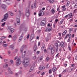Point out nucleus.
Wrapping results in <instances>:
<instances>
[{
	"mask_svg": "<svg viewBox=\"0 0 77 77\" xmlns=\"http://www.w3.org/2000/svg\"><path fill=\"white\" fill-rule=\"evenodd\" d=\"M54 53V51L53 49H52L51 50V53L52 54H53Z\"/></svg>",
	"mask_w": 77,
	"mask_h": 77,
	"instance_id": "473e14b6",
	"label": "nucleus"
},
{
	"mask_svg": "<svg viewBox=\"0 0 77 77\" xmlns=\"http://www.w3.org/2000/svg\"><path fill=\"white\" fill-rule=\"evenodd\" d=\"M67 32V30H65L62 34V35H66V33Z\"/></svg>",
	"mask_w": 77,
	"mask_h": 77,
	"instance_id": "cd10ccee",
	"label": "nucleus"
},
{
	"mask_svg": "<svg viewBox=\"0 0 77 77\" xmlns=\"http://www.w3.org/2000/svg\"><path fill=\"white\" fill-rule=\"evenodd\" d=\"M40 14H41V15H42V16H43L44 15V12L43 11H42L41 10L40 11Z\"/></svg>",
	"mask_w": 77,
	"mask_h": 77,
	"instance_id": "b1692460",
	"label": "nucleus"
},
{
	"mask_svg": "<svg viewBox=\"0 0 77 77\" xmlns=\"http://www.w3.org/2000/svg\"><path fill=\"white\" fill-rule=\"evenodd\" d=\"M69 17V15L68 14L65 16V17H64L65 18H67L68 17Z\"/></svg>",
	"mask_w": 77,
	"mask_h": 77,
	"instance_id": "603ef678",
	"label": "nucleus"
},
{
	"mask_svg": "<svg viewBox=\"0 0 77 77\" xmlns=\"http://www.w3.org/2000/svg\"><path fill=\"white\" fill-rule=\"evenodd\" d=\"M8 14L6 13L5 14L4 18L2 20V21H6V20H7V18H8Z\"/></svg>",
	"mask_w": 77,
	"mask_h": 77,
	"instance_id": "39448f33",
	"label": "nucleus"
},
{
	"mask_svg": "<svg viewBox=\"0 0 77 77\" xmlns=\"http://www.w3.org/2000/svg\"><path fill=\"white\" fill-rule=\"evenodd\" d=\"M45 61H47V62H48V57H47V58H46V60H45Z\"/></svg>",
	"mask_w": 77,
	"mask_h": 77,
	"instance_id": "de8ad7c7",
	"label": "nucleus"
},
{
	"mask_svg": "<svg viewBox=\"0 0 77 77\" xmlns=\"http://www.w3.org/2000/svg\"><path fill=\"white\" fill-rule=\"evenodd\" d=\"M70 3V1H68L66 5V6L67 7H68L69 5V3Z\"/></svg>",
	"mask_w": 77,
	"mask_h": 77,
	"instance_id": "5701e85b",
	"label": "nucleus"
},
{
	"mask_svg": "<svg viewBox=\"0 0 77 77\" xmlns=\"http://www.w3.org/2000/svg\"><path fill=\"white\" fill-rule=\"evenodd\" d=\"M33 36H34V34H32L30 36V37H32V38H33Z\"/></svg>",
	"mask_w": 77,
	"mask_h": 77,
	"instance_id": "8fccbe9b",
	"label": "nucleus"
},
{
	"mask_svg": "<svg viewBox=\"0 0 77 77\" xmlns=\"http://www.w3.org/2000/svg\"><path fill=\"white\" fill-rule=\"evenodd\" d=\"M5 24H6V22H4V23H3L2 24V25H1L2 27H3V26H5Z\"/></svg>",
	"mask_w": 77,
	"mask_h": 77,
	"instance_id": "72a5a7b5",
	"label": "nucleus"
},
{
	"mask_svg": "<svg viewBox=\"0 0 77 77\" xmlns=\"http://www.w3.org/2000/svg\"><path fill=\"white\" fill-rule=\"evenodd\" d=\"M69 16V18H71L72 17V13H70L68 14Z\"/></svg>",
	"mask_w": 77,
	"mask_h": 77,
	"instance_id": "aec40b11",
	"label": "nucleus"
},
{
	"mask_svg": "<svg viewBox=\"0 0 77 77\" xmlns=\"http://www.w3.org/2000/svg\"><path fill=\"white\" fill-rule=\"evenodd\" d=\"M54 0H49V2L51 3H53L54 2Z\"/></svg>",
	"mask_w": 77,
	"mask_h": 77,
	"instance_id": "bb28decb",
	"label": "nucleus"
},
{
	"mask_svg": "<svg viewBox=\"0 0 77 77\" xmlns=\"http://www.w3.org/2000/svg\"><path fill=\"white\" fill-rule=\"evenodd\" d=\"M38 49L37 47H36V44H35V45L34 46V51L35 52L36 51V50Z\"/></svg>",
	"mask_w": 77,
	"mask_h": 77,
	"instance_id": "ddd939ff",
	"label": "nucleus"
},
{
	"mask_svg": "<svg viewBox=\"0 0 77 77\" xmlns=\"http://www.w3.org/2000/svg\"><path fill=\"white\" fill-rule=\"evenodd\" d=\"M44 51H45V53H47V50L45 49L44 50Z\"/></svg>",
	"mask_w": 77,
	"mask_h": 77,
	"instance_id": "680f3d73",
	"label": "nucleus"
},
{
	"mask_svg": "<svg viewBox=\"0 0 77 77\" xmlns=\"http://www.w3.org/2000/svg\"><path fill=\"white\" fill-rule=\"evenodd\" d=\"M14 46L12 45H10L9 46V48H11L12 50H13V49L14 48Z\"/></svg>",
	"mask_w": 77,
	"mask_h": 77,
	"instance_id": "2eb2a0df",
	"label": "nucleus"
},
{
	"mask_svg": "<svg viewBox=\"0 0 77 77\" xmlns=\"http://www.w3.org/2000/svg\"><path fill=\"white\" fill-rule=\"evenodd\" d=\"M44 74H45V72H43L41 74V75H44Z\"/></svg>",
	"mask_w": 77,
	"mask_h": 77,
	"instance_id": "69168bd1",
	"label": "nucleus"
},
{
	"mask_svg": "<svg viewBox=\"0 0 77 77\" xmlns=\"http://www.w3.org/2000/svg\"><path fill=\"white\" fill-rule=\"evenodd\" d=\"M8 66V64L6 63L4 65V68H7Z\"/></svg>",
	"mask_w": 77,
	"mask_h": 77,
	"instance_id": "a878e982",
	"label": "nucleus"
},
{
	"mask_svg": "<svg viewBox=\"0 0 77 77\" xmlns=\"http://www.w3.org/2000/svg\"><path fill=\"white\" fill-rule=\"evenodd\" d=\"M2 9H6V5L4 4L2 5Z\"/></svg>",
	"mask_w": 77,
	"mask_h": 77,
	"instance_id": "f3484780",
	"label": "nucleus"
},
{
	"mask_svg": "<svg viewBox=\"0 0 77 77\" xmlns=\"http://www.w3.org/2000/svg\"><path fill=\"white\" fill-rule=\"evenodd\" d=\"M52 23H48V31L50 32L52 30Z\"/></svg>",
	"mask_w": 77,
	"mask_h": 77,
	"instance_id": "423d86ee",
	"label": "nucleus"
},
{
	"mask_svg": "<svg viewBox=\"0 0 77 77\" xmlns=\"http://www.w3.org/2000/svg\"><path fill=\"white\" fill-rule=\"evenodd\" d=\"M52 72V70L51 69H50L49 70V73L50 74H51Z\"/></svg>",
	"mask_w": 77,
	"mask_h": 77,
	"instance_id": "c756f323",
	"label": "nucleus"
},
{
	"mask_svg": "<svg viewBox=\"0 0 77 77\" xmlns=\"http://www.w3.org/2000/svg\"><path fill=\"white\" fill-rule=\"evenodd\" d=\"M46 40L47 42H48V37H47L46 38Z\"/></svg>",
	"mask_w": 77,
	"mask_h": 77,
	"instance_id": "6e6d98bb",
	"label": "nucleus"
},
{
	"mask_svg": "<svg viewBox=\"0 0 77 77\" xmlns=\"http://www.w3.org/2000/svg\"><path fill=\"white\" fill-rule=\"evenodd\" d=\"M33 67L32 66L30 68V69L29 70V72H32V71H33Z\"/></svg>",
	"mask_w": 77,
	"mask_h": 77,
	"instance_id": "412c9836",
	"label": "nucleus"
},
{
	"mask_svg": "<svg viewBox=\"0 0 77 77\" xmlns=\"http://www.w3.org/2000/svg\"><path fill=\"white\" fill-rule=\"evenodd\" d=\"M10 61L11 62V64H13V63H14V60H11Z\"/></svg>",
	"mask_w": 77,
	"mask_h": 77,
	"instance_id": "7c9ffc66",
	"label": "nucleus"
},
{
	"mask_svg": "<svg viewBox=\"0 0 77 77\" xmlns=\"http://www.w3.org/2000/svg\"><path fill=\"white\" fill-rule=\"evenodd\" d=\"M58 48H57L56 49V52H57L58 51Z\"/></svg>",
	"mask_w": 77,
	"mask_h": 77,
	"instance_id": "774afa93",
	"label": "nucleus"
},
{
	"mask_svg": "<svg viewBox=\"0 0 77 77\" xmlns=\"http://www.w3.org/2000/svg\"><path fill=\"white\" fill-rule=\"evenodd\" d=\"M24 47V46H22V48H21L20 49V51L21 52H22V51H23V48Z\"/></svg>",
	"mask_w": 77,
	"mask_h": 77,
	"instance_id": "4c0bfd02",
	"label": "nucleus"
},
{
	"mask_svg": "<svg viewBox=\"0 0 77 77\" xmlns=\"http://www.w3.org/2000/svg\"><path fill=\"white\" fill-rule=\"evenodd\" d=\"M68 48L69 50H71V47L69 46H68Z\"/></svg>",
	"mask_w": 77,
	"mask_h": 77,
	"instance_id": "0e129e2a",
	"label": "nucleus"
},
{
	"mask_svg": "<svg viewBox=\"0 0 77 77\" xmlns=\"http://www.w3.org/2000/svg\"><path fill=\"white\" fill-rule=\"evenodd\" d=\"M10 14L11 16H13V15H14V14L13 13H12L11 12H10Z\"/></svg>",
	"mask_w": 77,
	"mask_h": 77,
	"instance_id": "79ce46f5",
	"label": "nucleus"
},
{
	"mask_svg": "<svg viewBox=\"0 0 77 77\" xmlns=\"http://www.w3.org/2000/svg\"><path fill=\"white\" fill-rule=\"evenodd\" d=\"M77 12V9H75L74 11H73V14H74L75 13H76Z\"/></svg>",
	"mask_w": 77,
	"mask_h": 77,
	"instance_id": "ea45409f",
	"label": "nucleus"
},
{
	"mask_svg": "<svg viewBox=\"0 0 77 77\" xmlns=\"http://www.w3.org/2000/svg\"><path fill=\"white\" fill-rule=\"evenodd\" d=\"M11 29V27H9L7 28L8 30H9Z\"/></svg>",
	"mask_w": 77,
	"mask_h": 77,
	"instance_id": "bf43d9fd",
	"label": "nucleus"
},
{
	"mask_svg": "<svg viewBox=\"0 0 77 77\" xmlns=\"http://www.w3.org/2000/svg\"><path fill=\"white\" fill-rule=\"evenodd\" d=\"M18 12L20 16L22 14V13H21V11H19Z\"/></svg>",
	"mask_w": 77,
	"mask_h": 77,
	"instance_id": "c9c22d12",
	"label": "nucleus"
},
{
	"mask_svg": "<svg viewBox=\"0 0 77 77\" xmlns=\"http://www.w3.org/2000/svg\"><path fill=\"white\" fill-rule=\"evenodd\" d=\"M26 17H28L30 15V10L29 8H27L26 9Z\"/></svg>",
	"mask_w": 77,
	"mask_h": 77,
	"instance_id": "7ed1b4c3",
	"label": "nucleus"
},
{
	"mask_svg": "<svg viewBox=\"0 0 77 77\" xmlns=\"http://www.w3.org/2000/svg\"><path fill=\"white\" fill-rule=\"evenodd\" d=\"M6 37L2 36V37L1 40V41H3L4 39H6Z\"/></svg>",
	"mask_w": 77,
	"mask_h": 77,
	"instance_id": "4be33fe9",
	"label": "nucleus"
},
{
	"mask_svg": "<svg viewBox=\"0 0 77 77\" xmlns=\"http://www.w3.org/2000/svg\"><path fill=\"white\" fill-rule=\"evenodd\" d=\"M26 53V51H24V53H23L22 54V57H24L25 56V53Z\"/></svg>",
	"mask_w": 77,
	"mask_h": 77,
	"instance_id": "6ab92c4d",
	"label": "nucleus"
},
{
	"mask_svg": "<svg viewBox=\"0 0 77 77\" xmlns=\"http://www.w3.org/2000/svg\"><path fill=\"white\" fill-rule=\"evenodd\" d=\"M71 38V34H69L67 35L65 37V39H66L67 38Z\"/></svg>",
	"mask_w": 77,
	"mask_h": 77,
	"instance_id": "1a4fd4ad",
	"label": "nucleus"
},
{
	"mask_svg": "<svg viewBox=\"0 0 77 77\" xmlns=\"http://www.w3.org/2000/svg\"><path fill=\"white\" fill-rule=\"evenodd\" d=\"M58 21H59V20L58 19H57L55 20V22L56 24H57V22Z\"/></svg>",
	"mask_w": 77,
	"mask_h": 77,
	"instance_id": "58836bf2",
	"label": "nucleus"
},
{
	"mask_svg": "<svg viewBox=\"0 0 77 77\" xmlns=\"http://www.w3.org/2000/svg\"><path fill=\"white\" fill-rule=\"evenodd\" d=\"M70 38H69L68 40L67 41V42H70V41H71V39H70Z\"/></svg>",
	"mask_w": 77,
	"mask_h": 77,
	"instance_id": "5fc2aeb1",
	"label": "nucleus"
},
{
	"mask_svg": "<svg viewBox=\"0 0 77 77\" xmlns=\"http://www.w3.org/2000/svg\"><path fill=\"white\" fill-rule=\"evenodd\" d=\"M45 21L44 20H42L40 23V25L41 26H45Z\"/></svg>",
	"mask_w": 77,
	"mask_h": 77,
	"instance_id": "0eeeda50",
	"label": "nucleus"
},
{
	"mask_svg": "<svg viewBox=\"0 0 77 77\" xmlns=\"http://www.w3.org/2000/svg\"><path fill=\"white\" fill-rule=\"evenodd\" d=\"M53 72H56L57 70V69L55 67H54L52 69Z\"/></svg>",
	"mask_w": 77,
	"mask_h": 77,
	"instance_id": "a211bd4d",
	"label": "nucleus"
},
{
	"mask_svg": "<svg viewBox=\"0 0 77 77\" xmlns=\"http://www.w3.org/2000/svg\"><path fill=\"white\" fill-rule=\"evenodd\" d=\"M60 44V42L59 41H57L56 43L55 44V46L58 48V45H59V44Z\"/></svg>",
	"mask_w": 77,
	"mask_h": 77,
	"instance_id": "9d476101",
	"label": "nucleus"
},
{
	"mask_svg": "<svg viewBox=\"0 0 77 77\" xmlns=\"http://www.w3.org/2000/svg\"><path fill=\"white\" fill-rule=\"evenodd\" d=\"M66 6L64 5L63 6L61 7L62 8V11H65L66 10V8H65Z\"/></svg>",
	"mask_w": 77,
	"mask_h": 77,
	"instance_id": "9b49d317",
	"label": "nucleus"
},
{
	"mask_svg": "<svg viewBox=\"0 0 77 77\" xmlns=\"http://www.w3.org/2000/svg\"><path fill=\"white\" fill-rule=\"evenodd\" d=\"M8 60L7 59H5L4 60V61L5 62H8Z\"/></svg>",
	"mask_w": 77,
	"mask_h": 77,
	"instance_id": "49530a36",
	"label": "nucleus"
},
{
	"mask_svg": "<svg viewBox=\"0 0 77 77\" xmlns=\"http://www.w3.org/2000/svg\"><path fill=\"white\" fill-rule=\"evenodd\" d=\"M43 59V57L42 56L41 57V58L40 59V60H42V59Z\"/></svg>",
	"mask_w": 77,
	"mask_h": 77,
	"instance_id": "e2e57ef3",
	"label": "nucleus"
},
{
	"mask_svg": "<svg viewBox=\"0 0 77 77\" xmlns=\"http://www.w3.org/2000/svg\"><path fill=\"white\" fill-rule=\"evenodd\" d=\"M74 8H77V4H76L75 6H74Z\"/></svg>",
	"mask_w": 77,
	"mask_h": 77,
	"instance_id": "a18cd8bd",
	"label": "nucleus"
},
{
	"mask_svg": "<svg viewBox=\"0 0 77 77\" xmlns=\"http://www.w3.org/2000/svg\"><path fill=\"white\" fill-rule=\"evenodd\" d=\"M45 32H48V28H47L46 30H45Z\"/></svg>",
	"mask_w": 77,
	"mask_h": 77,
	"instance_id": "13d9d810",
	"label": "nucleus"
},
{
	"mask_svg": "<svg viewBox=\"0 0 77 77\" xmlns=\"http://www.w3.org/2000/svg\"><path fill=\"white\" fill-rule=\"evenodd\" d=\"M30 36V35L28 34V35L27 36L26 38L27 39H29V36Z\"/></svg>",
	"mask_w": 77,
	"mask_h": 77,
	"instance_id": "09e8293b",
	"label": "nucleus"
},
{
	"mask_svg": "<svg viewBox=\"0 0 77 77\" xmlns=\"http://www.w3.org/2000/svg\"><path fill=\"white\" fill-rule=\"evenodd\" d=\"M21 58L19 57L16 60L15 63L16 65L18 66L21 63V62H22L21 61Z\"/></svg>",
	"mask_w": 77,
	"mask_h": 77,
	"instance_id": "f03ea898",
	"label": "nucleus"
},
{
	"mask_svg": "<svg viewBox=\"0 0 77 77\" xmlns=\"http://www.w3.org/2000/svg\"><path fill=\"white\" fill-rule=\"evenodd\" d=\"M20 16H18V15H17L16 17V20L17 21V25L20 24Z\"/></svg>",
	"mask_w": 77,
	"mask_h": 77,
	"instance_id": "20e7f679",
	"label": "nucleus"
},
{
	"mask_svg": "<svg viewBox=\"0 0 77 77\" xmlns=\"http://www.w3.org/2000/svg\"><path fill=\"white\" fill-rule=\"evenodd\" d=\"M39 70H42V67L40 66L39 67Z\"/></svg>",
	"mask_w": 77,
	"mask_h": 77,
	"instance_id": "052dcab7",
	"label": "nucleus"
},
{
	"mask_svg": "<svg viewBox=\"0 0 77 77\" xmlns=\"http://www.w3.org/2000/svg\"><path fill=\"white\" fill-rule=\"evenodd\" d=\"M18 49H17L14 51L15 53H17V51H18Z\"/></svg>",
	"mask_w": 77,
	"mask_h": 77,
	"instance_id": "864d4df0",
	"label": "nucleus"
},
{
	"mask_svg": "<svg viewBox=\"0 0 77 77\" xmlns=\"http://www.w3.org/2000/svg\"><path fill=\"white\" fill-rule=\"evenodd\" d=\"M42 15L43 14H41V13H40L38 14V15L39 17H40L41 16H42Z\"/></svg>",
	"mask_w": 77,
	"mask_h": 77,
	"instance_id": "3c124183",
	"label": "nucleus"
},
{
	"mask_svg": "<svg viewBox=\"0 0 77 77\" xmlns=\"http://www.w3.org/2000/svg\"><path fill=\"white\" fill-rule=\"evenodd\" d=\"M44 49H45V48L43 46L41 48V50H43Z\"/></svg>",
	"mask_w": 77,
	"mask_h": 77,
	"instance_id": "a19ab883",
	"label": "nucleus"
},
{
	"mask_svg": "<svg viewBox=\"0 0 77 77\" xmlns=\"http://www.w3.org/2000/svg\"><path fill=\"white\" fill-rule=\"evenodd\" d=\"M10 32H11V33H13V32H14V29H10Z\"/></svg>",
	"mask_w": 77,
	"mask_h": 77,
	"instance_id": "2f4dec72",
	"label": "nucleus"
},
{
	"mask_svg": "<svg viewBox=\"0 0 77 77\" xmlns=\"http://www.w3.org/2000/svg\"><path fill=\"white\" fill-rule=\"evenodd\" d=\"M3 46L4 47H8V44H4L3 45Z\"/></svg>",
	"mask_w": 77,
	"mask_h": 77,
	"instance_id": "c85d7f7f",
	"label": "nucleus"
},
{
	"mask_svg": "<svg viewBox=\"0 0 77 77\" xmlns=\"http://www.w3.org/2000/svg\"><path fill=\"white\" fill-rule=\"evenodd\" d=\"M13 39L14 41H15L17 39V37L15 36H13Z\"/></svg>",
	"mask_w": 77,
	"mask_h": 77,
	"instance_id": "393cba45",
	"label": "nucleus"
},
{
	"mask_svg": "<svg viewBox=\"0 0 77 77\" xmlns=\"http://www.w3.org/2000/svg\"><path fill=\"white\" fill-rule=\"evenodd\" d=\"M76 30H77V29H76V28H75V29L74 30L73 32H74V33H75V32H76Z\"/></svg>",
	"mask_w": 77,
	"mask_h": 77,
	"instance_id": "37998d69",
	"label": "nucleus"
},
{
	"mask_svg": "<svg viewBox=\"0 0 77 77\" xmlns=\"http://www.w3.org/2000/svg\"><path fill=\"white\" fill-rule=\"evenodd\" d=\"M51 13L53 14H55V10H54V9L53 8L51 10Z\"/></svg>",
	"mask_w": 77,
	"mask_h": 77,
	"instance_id": "dca6fc26",
	"label": "nucleus"
},
{
	"mask_svg": "<svg viewBox=\"0 0 77 77\" xmlns=\"http://www.w3.org/2000/svg\"><path fill=\"white\" fill-rule=\"evenodd\" d=\"M63 23V21L62 20H61L60 21V23H59V25H61Z\"/></svg>",
	"mask_w": 77,
	"mask_h": 77,
	"instance_id": "f704fd0d",
	"label": "nucleus"
},
{
	"mask_svg": "<svg viewBox=\"0 0 77 77\" xmlns=\"http://www.w3.org/2000/svg\"><path fill=\"white\" fill-rule=\"evenodd\" d=\"M23 64L24 66L26 67L29 65V61L28 59L25 60L23 61Z\"/></svg>",
	"mask_w": 77,
	"mask_h": 77,
	"instance_id": "f257e3e1",
	"label": "nucleus"
},
{
	"mask_svg": "<svg viewBox=\"0 0 77 77\" xmlns=\"http://www.w3.org/2000/svg\"><path fill=\"white\" fill-rule=\"evenodd\" d=\"M63 65H64V66H65V67H66L67 66V64L65 63H64L63 64Z\"/></svg>",
	"mask_w": 77,
	"mask_h": 77,
	"instance_id": "c03bdc74",
	"label": "nucleus"
},
{
	"mask_svg": "<svg viewBox=\"0 0 77 77\" xmlns=\"http://www.w3.org/2000/svg\"><path fill=\"white\" fill-rule=\"evenodd\" d=\"M23 36H24V34H22L21 36H20L19 40V42H20V41H21L22 38H23Z\"/></svg>",
	"mask_w": 77,
	"mask_h": 77,
	"instance_id": "6e6552de",
	"label": "nucleus"
},
{
	"mask_svg": "<svg viewBox=\"0 0 77 77\" xmlns=\"http://www.w3.org/2000/svg\"><path fill=\"white\" fill-rule=\"evenodd\" d=\"M36 56H34L33 57V60H35V59H36Z\"/></svg>",
	"mask_w": 77,
	"mask_h": 77,
	"instance_id": "4d7b16f0",
	"label": "nucleus"
},
{
	"mask_svg": "<svg viewBox=\"0 0 77 77\" xmlns=\"http://www.w3.org/2000/svg\"><path fill=\"white\" fill-rule=\"evenodd\" d=\"M42 69H45V67L44 66H43L42 67Z\"/></svg>",
	"mask_w": 77,
	"mask_h": 77,
	"instance_id": "338daca9",
	"label": "nucleus"
},
{
	"mask_svg": "<svg viewBox=\"0 0 77 77\" xmlns=\"http://www.w3.org/2000/svg\"><path fill=\"white\" fill-rule=\"evenodd\" d=\"M6 41H4L3 42H0V44H5L6 43Z\"/></svg>",
	"mask_w": 77,
	"mask_h": 77,
	"instance_id": "e433bc0d",
	"label": "nucleus"
},
{
	"mask_svg": "<svg viewBox=\"0 0 77 77\" xmlns=\"http://www.w3.org/2000/svg\"><path fill=\"white\" fill-rule=\"evenodd\" d=\"M59 45H60V46L62 48H63L64 47V43L63 42H60V43L59 44Z\"/></svg>",
	"mask_w": 77,
	"mask_h": 77,
	"instance_id": "4468645a",
	"label": "nucleus"
},
{
	"mask_svg": "<svg viewBox=\"0 0 77 77\" xmlns=\"http://www.w3.org/2000/svg\"><path fill=\"white\" fill-rule=\"evenodd\" d=\"M8 72H9V73H10L11 74H14L13 72H12V71L11 70V69L9 67L8 68Z\"/></svg>",
	"mask_w": 77,
	"mask_h": 77,
	"instance_id": "f8f14e48",
	"label": "nucleus"
}]
</instances>
